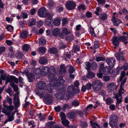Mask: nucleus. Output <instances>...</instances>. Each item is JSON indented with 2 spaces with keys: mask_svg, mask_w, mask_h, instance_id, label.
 Instances as JSON below:
<instances>
[{
  "mask_svg": "<svg viewBox=\"0 0 128 128\" xmlns=\"http://www.w3.org/2000/svg\"><path fill=\"white\" fill-rule=\"evenodd\" d=\"M49 85L52 86L51 83L49 84L47 86L46 83L43 81H41L38 82L36 84V87L38 89L44 90V92H37L36 93L37 95L40 96V98L44 97L47 100L48 103L50 104L52 102V97L51 96H50L49 94L46 93L47 90L50 93L48 90V86ZM50 87L48 88L49 90H50Z\"/></svg>",
  "mask_w": 128,
  "mask_h": 128,
  "instance_id": "1",
  "label": "nucleus"
},
{
  "mask_svg": "<svg viewBox=\"0 0 128 128\" xmlns=\"http://www.w3.org/2000/svg\"><path fill=\"white\" fill-rule=\"evenodd\" d=\"M35 72H36V74H40L43 76L46 75L48 73V77L50 78L52 77H54L55 73V70L53 67H51L49 68L48 67L46 66L36 68Z\"/></svg>",
  "mask_w": 128,
  "mask_h": 128,
  "instance_id": "2",
  "label": "nucleus"
},
{
  "mask_svg": "<svg viewBox=\"0 0 128 128\" xmlns=\"http://www.w3.org/2000/svg\"><path fill=\"white\" fill-rule=\"evenodd\" d=\"M65 82V80L63 79V77L62 76L60 77L58 79V80H57L56 78H54V79L50 81V83H51L52 86H50V90H49L48 88L50 87V85H49L48 86V92L50 93H51L54 88V86H58V84L59 83L60 84H63Z\"/></svg>",
  "mask_w": 128,
  "mask_h": 128,
  "instance_id": "3",
  "label": "nucleus"
},
{
  "mask_svg": "<svg viewBox=\"0 0 128 128\" xmlns=\"http://www.w3.org/2000/svg\"><path fill=\"white\" fill-rule=\"evenodd\" d=\"M74 86L71 85L69 86L68 88V91L69 93L72 95L78 93L79 91L78 87L79 85V82L77 80L74 83Z\"/></svg>",
  "mask_w": 128,
  "mask_h": 128,
  "instance_id": "4",
  "label": "nucleus"
},
{
  "mask_svg": "<svg viewBox=\"0 0 128 128\" xmlns=\"http://www.w3.org/2000/svg\"><path fill=\"white\" fill-rule=\"evenodd\" d=\"M110 125L112 127L114 128L117 126V121L118 118L117 116L114 115H112L110 118Z\"/></svg>",
  "mask_w": 128,
  "mask_h": 128,
  "instance_id": "5",
  "label": "nucleus"
},
{
  "mask_svg": "<svg viewBox=\"0 0 128 128\" xmlns=\"http://www.w3.org/2000/svg\"><path fill=\"white\" fill-rule=\"evenodd\" d=\"M103 84L102 82L101 81L98 80H95L93 84V88L95 90H99L101 88Z\"/></svg>",
  "mask_w": 128,
  "mask_h": 128,
  "instance_id": "6",
  "label": "nucleus"
},
{
  "mask_svg": "<svg viewBox=\"0 0 128 128\" xmlns=\"http://www.w3.org/2000/svg\"><path fill=\"white\" fill-rule=\"evenodd\" d=\"M76 6V3L71 0L68 1L66 5V8L69 10L74 9Z\"/></svg>",
  "mask_w": 128,
  "mask_h": 128,
  "instance_id": "7",
  "label": "nucleus"
},
{
  "mask_svg": "<svg viewBox=\"0 0 128 128\" xmlns=\"http://www.w3.org/2000/svg\"><path fill=\"white\" fill-rule=\"evenodd\" d=\"M14 107L12 105L5 106L2 110V112L7 114H10L11 112L14 110Z\"/></svg>",
  "mask_w": 128,
  "mask_h": 128,
  "instance_id": "8",
  "label": "nucleus"
},
{
  "mask_svg": "<svg viewBox=\"0 0 128 128\" xmlns=\"http://www.w3.org/2000/svg\"><path fill=\"white\" fill-rule=\"evenodd\" d=\"M38 14L41 17L45 18L46 17L47 14L46 8L42 7L38 11Z\"/></svg>",
  "mask_w": 128,
  "mask_h": 128,
  "instance_id": "9",
  "label": "nucleus"
},
{
  "mask_svg": "<svg viewBox=\"0 0 128 128\" xmlns=\"http://www.w3.org/2000/svg\"><path fill=\"white\" fill-rule=\"evenodd\" d=\"M106 88L110 92L116 90L117 88L116 84L114 83L108 84L106 85Z\"/></svg>",
  "mask_w": 128,
  "mask_h": 128,
  "instance_id": "10",
  "label": "nucleus"
},
{
  "mask_svg": "<svg viewBox=\"0 0 128 128\" xmlns=\"http://www.w3.org/2000/svg\"><path fill=\"white\" fill-rule=\"evenodd\" d=\"M116 14L115 12L113 13L112 21L114 25L118 26L119 24L122 22L118 19L116 18V16H115Z\"/></svg>",
  "mask_w": 128,
  "mask_h": 128,
  "instance_id": "11",
  "label": "nucleus"
},
{
  "mask_svg": "<svg viewBox=\"0 0 128 128\" xmlns=\"http://www.w3.org/2000/svg\"><path fill=\"white\" fill-rule=\"evenodd\" d=\"M106 62L110 67L112 68L115 63V59L114 58H108L106 60Z\"/></svg>",
  "mask_w": 128,
  "mask_h": 128,
  "instance_id": "12",
  "label": "nucleus"
},
{
  "mask_svg": "<svg viewBox=\"0 0 128 128\" xmlns=\"http://www.w3.org/2000/svg\"><path fill=\"white\" fill-rule=\"evenodd\" d=\"M23 73L26 74L30 82H31L33 81L34 79V76L31 73H29L28 70L24 71Z\"/></svg>",
  "mask_w": 128,
  "mask_h": 128,
  "instance_id": "13",
  "label": "nucleus"
},
{
  "mask_svg": "<svg viewBox=\"0 0 128 128\" xmlns=\"http://www.w3.org/2000/svg\"><path fill=\"white\" fill-rule=\"evenodd\" d=\"M115 56L118 60H121L124 61V59L123 58V54L120 53H116L115 54Z\"/></svg>",
  "mask_w": 128,
  "mask_h": 128,
  "instance_id": "14",
  "label": "nucleus"
},
{
  "mask_svg": "<svg viewBox=\"0 0 128 128\" xmlns=\"http://www.w3.org/2000/svg\"><path fill=\"white\" fill-rule=\"evenodd\" d=\"M120 38L116 36H114L112 40V43L114 44L116 46H118L120 42Z\"/></svg>",
  "mask_w": 128,
  "mask_h": 128,
  "instance_id": "15",
  "label": "nucleus"
},
{
  "mask_svg": "<svg viewBox=\"0 0 128 128\" xmlns=\"http://www.w3.org/2000/svg\"><path fill=\"white\" fill-rule=\"evenodd\" d=\"M14 102L16 106L18 107L19 106L20 101L18 96H14Z\"/></svg>",
  "mask_w": 128,
  "mask_h": 128,
  "instance_id": "16",
  "label": "nucleus"
},
{
  "mask_svg": "<svg viewBox=\"0 0 128 128\" xmlns=\"http://www.w3.org/2000/svg\"><path fill=\"white\" fill-rule=\"evenodd\" d=\"M120 94H116L115 96V98L116 99L117 103L119 104L121 103L122 101V98Z\"/></svg>",
  "mask_w": 128,
  "mask_h": 128,
  "instance_id": "17",
  "label": "nucleus"
},
{
  "mask_svg": "<svg viewBox=\"0 0 128 128\" xmlns=\"http://www.w3.org/2000/svg\"><path fill=\"white\" fill-rule=\"evenodd\" d=\"M52 22V17L51 16H50L46 18L45 21V22L46 24L48 25H50Z\"/></svg>",
  "mask_w": 128,
  "mask_h": 128,
  "instance_id": "18",
  "label": "nucleus"
},
{
  "mask_svg": "<svg viewBox=\"0 0 128 128\" xmlns=\"http://www.w3.org/2000/svg\"><path fill=\"white\" fill-rule=\"evenodd\" d=\"M60 33V30L58 28H56L53 30L52 34L54 36H56L59 34Z\"/></svg>",
  "mask_w": 128,
  "mask_h": 128,
  "instance_id": "19",
  "label": "nucleus"
},
{
  "mask_svg": "<svg viewBox=\"0 0 128 128\" xmlns=\"http://www.w3.org/2000/svg\"><path fill=\"white\" fill-rule=\"evenodd\" d=\"M46 58V57H43L41 58L39 60L40 64H45L47 62Z\"/></svg>",
  "mask_w": 128,
  "mask_h": 128,
  "instance_id": "20",
  "label": "nucleus"
},
{
  "mask_svg": "<svg viewBox=\"0 0 128 128\" xmlns=\"http://www.w3.org/2000/svg\"><path fill=\"white\" fill-rule=\"evenodd\" d=\"M100 18L102 20H105L107 18V14L105 13H104L100 15L99 16Z\"/></svg>",
  "mask_w": 128,
  "mask_h": 128,
  "instance_id": "21",
  "label": "nucleus"
},
{
  "mask_svg": "<svg viewBox=\"0 0 128 128\" xmlns=\"http://www.w3.org/2000/svg\"><path fill=\"white\" fill-rule=\"evenodd\" d=\"M60 72L62 73H65L66 72L65 67L64 64H62L60 66Z\"/></svg>",
  "mask_w": 128,
  "mask_h": 128,
  "instance_id": "22",
  "label": "nucleus"
},
{
  "mask_svg": "<svg viewBox=\"0 0 128 128\" xmlns=\"http://www.w3.org/2000/svg\"><path fill=\"white\" fill-rule=\"evenodd\" d=\"M110 70L108 67L106 66L104 68V69L102 70V72H104V74H107L109 73L110 72Z\"/></svg>",
  "mask_w": 128,
  "mask_h": 128,
  "instance_id": "23",
  "label": "nucleus"
},
{
  "mask_svg": "<svg viewBox=\"0 0 128 128\" xmlns=\"http://www.w3.org/2000/svg\"><path fill=\"white\" fill-rule=\"evenodd\" d=\"M62 33L66 35L70 34L71 32L70 31L68 30L67 28H62Z\"/></svg>",
  "mask_w": 128,
  "mask_h": 128,
  "instance_id": "24",
  "label": "nucleus"
},
{
  "mask_svg": "<svg viewBox=\"0 0 128 128\" xmlns=\"http://www.w3.org/2000/svg\"><path fill=\"white\" fill-rule=\"evenodd\" d=\"M88 73L86 75V76L87 78H93L94 77V75L92 72H90V70H88Z\"/></svg>",
  "mask_w": 128,
  "mask_h": 128,
  "instance_id": "25",
  "label": "nucleus"
},
{
  "mask_svg": "<svg viewBox=\"0 0 128 128\" xmlns=\"http://www.w3.org/2000/svg\"><path fill=\"white\" fill-rule=\"evenodd\" d=\"M28 36V32L26 31L23 32L20 35V37L23 38H25Z\"/></svg>",
  "mask_w": 128,
  "mask_h": 128,
  "instance_id": "26",
  "label": "nucleus"
},
{
  "mask_svg": "<svg viewBox=\"0 0 128 128\" xmlns=\"http://www.w3.org/2000/svg\"><path fill=\"white\" fill-rule=\"evenodd\" d=\"M61 20L59 18L55 19L54 21V24L55 26H58L60 25V24Z\"/></svg>",
  "mask_w": 128,
  "mask_h": 128,
  "instance_id": "27",
  "label": "nucleus"
},
{
  "mask_svg": "<svg viewBox=\"0 0 128 128\" xmlns=\"http://www.w3.org/2000/svg\"><path fill=\"white\" fill-rule=\"evenodd\" d=\"M91 126L93 128H100V126L97 123H93L92 121H90Z\"/></svg>",
  "mask_w": 128,
  "mask_h": 128,
  "instance_id": "28",
  "label": "nucleus"
},
{
  "mask_svg": "<svg viewBox=\"0 0 128 128\" xmlns=\"http://www.w3.org/2000/svg\"><path fill=\"white\" fill-rule=\"evenodd\" d=\"M54 2L52 0H48V2L47 4L48 7L49 8H50L54 5Z\"/></svg>",
  "mask_w": 128,
  "mask_h": 128,
  "instance_id": "29",
  "label": "nucleus"
},
{
  "mask_svg": "<svg viewBox=\"0 0 128 128\" xmlns=\"http://www.w3.org/2000/svg\"><path fill=\"white\" fill-rule=\"evenodd\" d=\"M65 38L67 40H74V37L72 34H71L66 36Z\"/></svg>",
  "mask_w": 128,
  "mask_h": 128,
  "instance_id": "30",
  "label": "nucleus"
},
{
  "mask_svg": "<svg viewBox=\"0 0 128 128\" xmlns=\"http://www.w3.org/2000/svg\"><path fill=\"white\" fill-rule=\"evenodd\" d=\"M10 85L11 87L13 88L14 91L16 92L17 91L18 89L17 86L15 85L13 83H10Z\"/></svg>",
  "mask_w": 128,
  "mask_h": 128,
  "instance_id": "31",
  "label": "nucleus"
},
{
  "mask_svg": "<svg viewBox=\"0 0 128 128\" xmlns=\"http://www.w3.org/2000/svg\"><path fill=\"white\" fill-rule=\"evenodd\" d=\"M61 122L64 126H68L69 124V121L66 119L62 120Z\"/></svg>",
  "mask_w": 128,
  "mask_h": 128,
  "instance_id": "32",
  "label": "nucleus"
},
{
  "mask_svg": "<svg viewBox=\"0 0 128 128\" xmlns=\"http://www.w3.org/2000/svg\"><path fill=\"white\" fill-rule=\"evenodd\" d=\"M30 48V46L28 44H25L23 46V50L24 51H28V50Z\"/></svg>",
  "mask_w": 128,
  "mask_h": 128,
  "instance_id": "33",
  "label": "nucleus"
},
{
  "mask_svg": "<svg viewBox=\"0 0 128 128\" xmlns=\"http://www.w3.org/2000/svg\"><path fill=\"white\" fill-rule=\"evenodd\" d=\"M72 105L76 107L78 106L80 104V103L77 100L73 101L72 102Z\"/></svg>",
  "mask_w": 128,
  "mask_h": 128,
  "instance_id": "34",
  "label": "nucleus"
},
{
  "mask_svg": "<svg viewBox=\"0 0 128 128\" xmlns=\"http://www.w3.org/2000/svg\"><path fill=\"white\" fill-rule=\"evenodd\" d=\"M39 43L41 45H44L46 43V40L43 38H40L39 39Z\"/></svg>",
  "mask_w": 128,
  "mask_h": 128,
  "instance_id": "35",
  "label": "nucleus"
},
{
  "mask_svg": "<svg viewBox=\"0 0 128 128\" xmlns=\"http://www.w3.org/2000/svg\"><path fill=\"white\" fill-rule=\"evenodd\" d=\"M63 58L65 60H66L68 59H70V55L67 52L66 53H65L63 55Z\"/></svg>",
  "mask_w": 128,
  "mask_h": 128,
  "instance_id": "36",
  "label": "nucleus"
},
{
  "mask_svg": "<svg viewBox=\"0 0 128 128\" xmlns=\"http://www.w3.org/2000/svg\"><path fill=\"white\" fill-rule=\"evenodd\" d=\"M6 28L8 31L11 32L13 30L14 27L11 25H8Z\"/></svg>",
  "mask_w": 128,
  "mask_h": 128,
  "instance_id": "37",
  "label": "nucleus"
},
{
  "mask_svg": "<svg viewBox=\"0 0 128 128\" xmlns=\"http://www.w3.org/2000/svg\"><path fill=\"white\" fill-rule=\"evenodd\" d=\"M36 19L34 18L33 19L31 22H30L28 24L30 26H32L36 24Z\"/></svg>",
  "mask_w": 128,
  "mask_h": 128,
  "instance_id": "38",
  "label": "nucleus"
},
{
  "mask_svg": "<svg viewBox=\"0 0 128 128\" xmlns=\"http://www.w3.org/2000/svg\"><path fill=\"white\" fill-rule=\"evenodd\" d=\"M23 56V53L22 52H19L16 54V56L19 58H21Z\"/></svg>",
  "mask_w": 128,
  "mask_h": 128,
  "instance_id": "39",
  "label": "nucleus"
},
{
  "mask_svg": "<svg viewBox=\"0 0 128 128\" xmlns=\"http://www.w3.org/2000/svg\"><path fill=\"white\" fill-rule=\"evenodd\" d=\"M39 51L41 53H44L46 51V49L45 48L40 47L39 48Z\"/></svg>",
  "mask_w": 128,
  "mask_h": 128,
  "instance_id": "40",
  "label": "nucleus"
},
{
  "mask_svg": "<svg viewBox=\"0 0 128 128\" xmlns=\"http://www.w3.org/2000/svg\"><path fill=\"white\" fill-rule=\"evenodd\" d=\"M49 51L50 53L52 54H55L57 51V49L56 48H52L49 49Z\"/></svg>",
  "mask_w": 128,
  "mask_h": 128,
  "instance_id": "41",
  "label": "nucleus"
},
{
  "mask_svg": "<svg viewBox=\"0 0 128 128\" xmlns=\"http://www.w3.org/2000/svg\"><path fill=\"white\" fill-rule=\"evenodd\" d=\"M119 38L120 40L122 42L126 41L128 39L127 36H122Z\"/></svg>",
  "mask_w": 128,
  "mask_h": 128,
  "instance_id": "42",
  "label": "nucleus"
},
{
  "mask_svg": "<svg viewBox=\"0 0 128 128\" xmlns=\"http://www.w3.org/2000/svg\"><path fill=\"white\" fill-rule=\"evenodd\" d=\"M103 78V80L105 82L108 81L110 80V77L108 76H105Z\"/></svg>",
  "mask_w": 128,
  "mask_h": 128,
  "instance_id": "43",
  "label": "nucleus"
},
{
  "mask_svg": "<svg viewBox=\"0 0 128 128\" xmlns=\"http://www.w3.org/2000/svg\"><path fill=\"white\" fill-rule=\"evenodd\" d=\"M106 102L108 104H110L112 102L113 100L110 98H109L106 100Z\"/></svg>",
  "mask_w": 128,
  "mask_h": 128,
  "instance_id": "44",
  "label": "nucleus"
},
{
  "mask_svg": "<svg viewBox=\"0 0 128 128\" xmlns=\"http://www.w3.org/2000/svg\"><path fill=\"white\" fill-rule=\"evenodd\" d=\"M74 71V67L72 66H70L68 69V71L70 73H72Z\"/></svg>",
  "mask_w": 128,
  "mask_h": 128,
  "instance_id": "45",
  "label": "nucleus"
},
{
  "mask_svg": "<svg viewBox=\"0 0 128 128\" xmlns=\"http://www.w3.org/2000/svg\"><path fill=\"white\" fill-rule=\"evenodd\" d=\"M86 8L85 6L83 4H81L78 6V9L79 10H84Z\"/></svg>",
  "mask_w": 128,
  "mask_h": 128,
  "instance_id": "46",
  "label": "nucleus"
},
{
  "mask_svg": "<svg viewBox=\"0 0 128 128\" xmlns=\"http://www.w3.org/2000/svg\"><path fill=\"white\" fill-rule=\"evenodd\" d=\"M97 65L95 62H93L92 66V68L93 70H94L96 69L97 67Z\"/></svg>",
  "mask_w": 128,
  "mask_h": 128,
  "instance_id": "47",
  "label": "nucleus"
},
{
  "mask_svg": "<svg viewBox=\"0 0 128 128\" xmlns=\"http://www.w3.org/2000/svg\"><path fill=\"white\" fill-rule=\"evenodd\" d=\"M60 114V117L62 120L66 119V116L62 112H61Z\"/></svg>",
  "mask_w": 128,
  "mask_h": 128,
  "instance_id": "48",
  "label": "nucleus"
},
{
  "mask_svg": "<svg viewBox=\"0 0 128 128\" xmlns=\"http://www.w3.org/2000/svg\"><path fill=\"white\" fill-rule=\"evenodd\" d=\"M86 69L88 70H90V64L89 62H86Z\"/></svg>",
  "mask_w": 128,
  "mask_h": 128,
  "instance_id": "49",
  "label": "nucleus"
},
{
  "mask_svg": "<svg viewBox=\"0 0 128 128\" xmlns=\"http://www.w3.org/2000/svg\"><path fill=\"white\" fill-rule=\"evenodd\" d=\"M6 99L7 101L8 102L9 104L10 105L12 103V98H10L8 96H6Z\"/></svg>",
  "mask_w": 128,
  "mask_h": 128,
  "instance_id": "50",
  "label": "nucleus"
},
{
  "mask_svg": "<svg viewBox=\"0 0 128 128\" xmlns=\"http://www.w3.org/2000/svg\"><path fill=\"white\" fill-rule=\"evenodd\" d=\"M96 60L97 61L99 62L101 61H104L105 59L104 58L98 57L96 58Z\"/></svg>",
  "mask_w": 128,
  "mask_h": 128,
  "instance_id": "51",
  "label": "nucleus"
},
{
  "mask_svg": "<svg viewBox=\"0 0 128 128\" xmlns=\"http://www.w3.org/2000/svg\"><path fill=\"white\" fill-rule=\"evenodd\" d=\"M85 86L86 89L89 90L91 88L92 85L90 83H88L86 84V86Z\"/></svg>",
  "mask_w": 128,
  "mask_h": 128,
  "instance_id": "52",
  "label": "nucleus"
},
{
  "mask_svg": "<svg viewBox=\"0 0 128 128\" xmlns=\"http://www.w3.org/2000/svg\"><path fill=\"white\" fill-rule=\"evenodd\" d=\"M90 34L93 36H96V35L94 32V28H91L90 29Z\"/></svg>",
  "mask_w": 128,
  "mask_h": 128,
  "instance_id": "53",
  "label": "nucleus"
},
{
  "mask_svg": "<svg viewBox=\"0 0 128 128\" xmlns=\"http://www.w3.org/2000/svg\"><path fill=\"white\" fill-rule=\"evenodd\" d=\"M123 87H121L120 86V89L119 90L118 94H120L121 96L122 94L124 92V89L123 88Z\"/></svg>",
  "mask_w": 128,
  "mask_h": 128,
  "instance_id": "54",
  "label": "nucleus"
},
{
  "mask_svg": "<svg viewBox=\"0 0 128 128\" xmlns=\"http://www.w3.org/2000/svg\"><path fill=\"white\" fill-rule=\"evenodd\" d=\"M102 11L101 9L100 8H96V11H95V13L97 15H99L98 12Z\"/></svg>",
  "mask_w": 128,
  "mask_h": 128,
  "instance_id": "55",
  "label": "nucleus"
},
{
  "mask_svg": "<svg viewBox=\"0 0 128 128\" xmlns=\"http://www.w3.org/2000/svg\"><path fill=\"white\" fill-rule=\"evenodd\" d=\"M104 72H102V71L99 70V72L97 74V75L98 77L99 78H101L102 77V76Z\"/></svg>",
  "mask_w": 128,
  "mask_h": 128,
  "instance_id": "56",
  "label": "nucleus"
},
{
  "mask_svg": "<svg viewBox=\"0 0 128 128\" xmlns=\"http://www.w3.org/2000/svg\"><path fill=\"white\" fill-rule=\"evenodd\" d=\"M10 114H7L8 115V121H11L13 120L14 118L13 116H9Z\"/></svg>",
  "mask_w": 128,
  "mask_h": 128,
  "instance_id": "57",
  "label": "nucleus"
},
{
  "mask_svg": "<svg viewBox=\"0 0 128 128\" xmlns=\"http://www.w3.org/2000/svg\"><path fill=\"white\" fill-rule=\"evenodd\" d=\"M6 50L4 46H0V54L4 52Z\"/></svg>",
  "mask_w": 128,
  "mask_h": 128,
  "instance_id": "58",
  "label": "nucleus"
},
{
  "mask_svg": "<svg viewBox=\"0 0 128 128\" xmlns=\"http://www.w3.org/2000/svg\"><path fill=\"white\" fill-rule=\"evenodd\" d=\"M122 68L125 70H127L128 69V63H125Z\"/></svg>",
  "mask_w": 128,
  "mask_h": 128,
  "instance_id": "59",
  "label": "nucleus"
},
{
  "mask_svg": "<svg viewBox=\"0 0 128 128\" xmlns=\"http://www.w3.org/2000/svg\"><path fill=\"white\" fill-rule=\"evenodd\" d=\"M55 96L59 100L62 98V96L59 93H57L55 94Z\"/></svg>",
  "mask_w": 128,
  "mask_h": 128,
  "instance_id": "60",
  "label": "nucleus"
},
{
  "mask_svg": "<svg viewBox=\"0 0 128 128\" xmlns=\"http://www.w3.org/2000/svg\"><path fill=\"white\" fill-rule=\"evenodd\" d=\"M22 16L24 18H27L28 14L27 13L24 12L22 14Z\"/></svg>",
  "mask_w": 128,
  "mask_h": 128,
  "instance_id": "61",
  "label": "nucleus"
},
{
  "mask_svg": "<svg viewBox=\"0 0 128 128\" xmlns=\"http://www.w3.org/2000/svg\"><path fill=\"white\" fill-rule=\"evenodd\" d=\"M73 50L75 52L79 51L80 50V47L78 46H76L74 48Z\"/></svg>",
  "mask_w": 128,
  "mask_h": 128,
  "instance_id": "62",
  "label": "nucleus"
},
{
  "mask_svg": "<svg viewBox=\"0 0 128 128\" xmlns=\"http://www.w3.org/2000/svg\"><path fill=\"white\" fill-rule=\"evenodd\" d=\"M68 22V20L66 18H64L62 20V24L63 26L65 25Z\"/></svg>",
  "mask_w": 128,
  "mask_h": 128,
  "instance_id": "63",
  "label": "nucleus"
},
{
  "mask_svg": "<svg viewBox=\"0 0 128 128\" xmlns=\"http://www.w3.org/2000/svg\"><path fill=\"white\" fill-rule=\"evenodd\" d=\"M94 47L95 48H98L99 47V45L97 41H96L94 42Z\"/></svg>",
  "mask_w": 128,
  "mask_h": 128,
  "instance_id": "64",
  "label": "nucleus"
}]
</instances>
